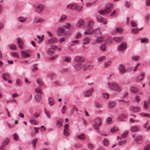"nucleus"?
Wrapping results in <instances>:
<instances>
[{
    "label": "nucleus",
    "mask_w": 150,
    "mask_h": 150,
    "mask_svg": "<svg viewBox=\"0 0 150 150\" xmlns=\"http://www.w3.org/2000/svg\"><path fill=\"white\" fill-rule=\"evenodd\" d=\"M128 132L127 131H125L122 134V137L124 138L126 137L127 135L128 134Z\"/></svg>",
    "instance_id": "nucleus-48"
},
{
    "label": "nucleus",
    "mask_w": 150,
    "mask_h": 150,
    "mask_svg": "<svg viewBox=\"0 0 150 150\" xmlns=\"http://www.w3.org/2000/svg\"><path fill=\"white\" fill-rule=\"evenodd\" d=\"M130 24L133 27H136L137 26L136 23L133 21H131Z\"/></svg>",
    "instance_id": "nucleus-64"
},
{
    "label": "nucleus",
    "mask_w": 150,
    "mask_h": 150,
    "mask_svg": "<svg viewBox=\"0 0 150 150\" xmlns=\"http://www.w3.org/2000/svg\"><path fill=\"white\" fill-rule=\"evenodd\" d=\"M36 81L38 85L40 86H42L43 85L44 83L41 79L38 78L37 79Z\"/></svg>",
    "instance_id": "nucleus-19"
},
{
    "label": "nucleus",
    "mask_w": 150,
    "mask_h": 150,
    "mask_svg": "<svg viewBox=\"0 0 150 150\" xmlns=\"http://www.w3.org/2000/svg\"><path fill=\"white\" fill-rule=\"evenodd\" d=\"M94 31V29L92 27H87V29L84 33L85 35H91Z\"/></svg>",
    "instance_id": "nucleus-8"
},
{
    "label": "nucleus",
    "mask_w": 150,
    "mask_h": 150,
    "mask_svg": "<svg viewBox=\"0 0 150 150\" xmlns=\"http://www.w3.org/2000/svg\"><path fill=\"white\" fill-rule=\"evenodd\" d=\"M84 21L82 20H80L77 23V25L78 27H80L81 25L84 24Z\"/></svg>",
    "instance_id": "nucleus-25"
},
{
    "label": "nucleus",
    "mask_w": 150,
    "mask_h": 150,
    "mask_svg": "<svg viewBox=\"0 0 150 150\" xmlns=\"http://www.w3.org/2000/svg\"><path fill=\"white\" fill-rule=\"evenodd\" d=\"M103 142V144L106 146H108L109 144V142L108 140L106 139H104Z\"/></svg>",
    "instance_id": "nucleus-38"
},
{
    "label": "nucleus",
    "mask_w": 150,
    "mask_h": 150,
    "mask_svg": "<svg viewBox=\"0 0 150 150\" xmlns=\"http://www.w3.org/2000/svg\"><path fill=\"white\" fill-rule=\"evenodd\" d=\"M126 143V140H124L123 141L119 142H118V144L119 146H121V145H122L123 144H125Z\"/></svg>",
    "instance_id": "nucleus-53"
},
{
    "label": "nucleus",
    "mask_w": 150,
    "mask_h": 150,
    "mask_svg": "<svg viewBox=\"0 0 150 150\" xmlns=\"http://www.w3.org/2000/svg\"><path fill=\"white\" fill-rule=\"evenodd\" d=\"M116 31L119 33H122L123 32V30L121 28H116Z\"/></svg>",
    "instance_id": "nucleus-51"
},
{
    "label": "nucleus",
    "mask_w": 150,
    "mask_h": 150,
    "mask_svg": "<svg viewBox=\"0 0 150 150\" xmlns=\"http://www.w3.org/2000/svg\"><path fill=\"white\" fill-rule=\"evenodd\" d=\"M10 48L12 50H15L16 49V46L14 44H12L10 45Z\"/></svg>",
    "instance_id": "nucleus-57"
},
{
    "label": "nucleus",
    "mask_w": 150,
    "mask_h": 150,
    "mask_svg": "<svg viewBox=\"0 0 150 150\" xmlns=\"http://www.w3.org/2000/svg\"><path fill=\"white\" fill-rule=\"evenodd\" d=\"M135 101L137 103L139 102L140 100V98L138 96H136L135 98Z\"/></svg>",
    "instance_id": "nucleus-63"
},
{
    "label": "nucleus",
    "mask_w": 150,
    "mask_h": 150,
    "mask_svg": "<svg viewBox=\"0 0 150 150\" xmlns=\"http://www.w3.org/2000/svg\"><path fill=\"white\" fill-rule=\"evenodd\" d=\"M135 140L137 143L140 144L142 142V137L140 135L139 136L135 138Z\"/></svg>",
    "instance_id": "nucleus-15"
},
{
    "label": "nucleus",
    "mask_w": 150,
    "mask_h": 150,
    "mask_svg": "<svg viewBox=\"0 0 150 150\" xmlns=\"http://www.w3.org/2000/svg\"><path fill=\"white\" fill-rule=\"evenodd\" d=\"M11 55L15 57H16L17 58H19V56L17 54V53L16 52H12L11 53Z\"/></svg>",
    "instance_id": "nucleus-44"
},
{
    "label": "nucleus",
    "mask_w": 150,
    "mask_h": 150,
    "mask_svg": "<svg viewBox=\"0 0 150 150\" xmlns=\"http://www.w3.org/2000/svg\"><path fill=\"white\" fill-rule=\"evenodd\" d=\"M112 86H110L109 88L110 89H112L114 88H115V90L118 91H121V87L117 83L112 82Z\"/></svg>",
    "instance_id": "nucleus-4"
},
{
    "label": "nucleus",
    "mask_w": 150,
    "mask_h": 150,
    "mask_svg": "<svg viewBox=\"0 0 150 150\" xmlns=\"http://www.w3.org/2000/svg\"><path fill=\"white\" fill-rule=\"evenodd\" d=\"M18 19L19 21L21 22H23L25 21V19H24L23 17H19Z\"/></svg>",
    "instance_id": "nucleus-60"
},
{
    "label": "nucleus",
    "mask_w": 150,
    "mask_h": 150,
    "mask_svg": "<svg viewBox=\"0 0 150 150\" xmlns=\"http://www.w3.org/2000/svg\"><path fill=\"white\" fill-rule=\"evenodd\" d=\"M106 58L105 56H102L98 57V61L99 62H101L103 60H105Z\"/></svg>",
    "instance_id": "nucleus-36"
},
{
    "label": "nucleus",
    "mask_w": 150,
    "mask_h": 150,
    "mask_svg": "<svg viewBox=\"0 0 150 150\" xmlns=\"http://www.w3.org/2000/svg\"><path fill=\"white\" fill-rule=\"evenodd\" d=\"M93 25V22L92 21H89L88 25H87V27H90V28L92 27Z\"/></svg>",
    "instance_id": "nucleus-47"
},
{
    "label": "nucleus",
    "mask_w": 150,
    "mask_h": 150,
    "mask_svg": "<svg viewBox=\"0 0 150 150\" xmlns=\"http://www.w3.org/2000/svg\"><path fill=\"white\" fill-rule=\"evenodd\" d=\"M94 89L93 88H91L85 91L84 93L85 97H88L92 95L91 93L94 91Z\"/></svg>",
    "instance_id": "nucleus-5"
},
{
    "label": "nucleus",
    "mask_w": 150,
    "mask_h": 150,
    "mask_svg": "<svg viewBox=\"0 0 150 150\" xmlns=\"http://www.w3.org/2000/svg\"><path fill=\"white\" fill-rule=\"evenodd\" d=\"M83 41H86V42H83V44H84L86 45L89 43L90 41V39L88 38H86L85 39H83Z\"/></svg>",
    "instance_id": "nucleus-50"
},
{
    "label": "nucleus",
    "mask_w": 150,
    "mask_h": 150,
    "mask_svg": "<svg viewBox=\"0 0 150 150\" xmlns=\"http://www.w3.org/2000/svg\"><path fill=\"white\" fill-rule=\"evenodd\" d=\"M63 134L65 136H68L69 134V130L68 128L64 129Z\"/></svg>",
    "instance_id": "nucleus-24"
},
{
    "label": "nucleus",
    "mask_w": 150,
    "mask_h": 150,
    "mask_svg": "<svg viewBox=\"0 0 150 150\" xmlns=\"http://www.w3.org/2000/svg\"><path fill=\"white\" fill-rule=\"evenodd\" d=\"M131 130L133 132H137L139 130V128L137 126H133L132 127Z\"/></svg>",
    "instance_id": "nucleus-33"
},
{
    "label": "nucleus",
    "mask_w": 150,
    "mask_h": 150,
    "mask_svg": "<svg viewBox=\"0 0 150 150\" xmlns=\"http://www.w3.org/2000/svg\"><path fill=\"white\" fill-rule=\"evenodd\" d=\"M113 39L115 41L118 42L119 41L122 40L123 39V38L122 37H116L114 38Z\"/></svg>",
    "instance_id": "nucleus-32"
},
{
    "label": "nucleus",
    "mask_w": 150,
    "mask_h": 150,
    "mask_svg": "<svg viewBox=\"0 0 150 150\" xmlns=\"http://www.w3.org/2000/svg\"><path fill=\"white\" fill-rule=\"evenodd\" d=\"M44 8V6L42 4H40L38 5L35 9V11L38 13H40L43 11Z\"/></svg>",
    "instance_id": "nucleus-9"
},
{
    "label": "nucleus",
    "mask_w": 150,
    "mask_h": 150,
    "mask_svg": "<svg viewBox=\"0 0 150 150\" xmlns=\"http://www.w3.org/2000/svg\"><path fill=\"white\" fill-rule=\"evenodd\" d=\"M144 74H141L139 75L136 78V80L137 82H139L144 79Z\"/></svg>",
    "instance_id": "nucleus-12"
},
{
    "label": "nucleus",
    "mask_w": 150,
    "mask_h": 150,
    "mask_svg": "<svg viewBox=\"0 0 150 150\" xmlns=\"http://www.w3.org/2000/svg\"><path fill=\"white\" fill-rule=\"evenodd\" d=\"M118 129L117 127H115L111 129V132L112 133H115L116 131H117Z\"/></svg>",
    "instance_id": "nucleus-45"
},
{
    "label": "nucleus",
    "mask_w": 150,
    "mask_h": 150,
    "mask_svg": "<svg viewBox=\"0 0 150 150\" xmlns=\"http://www.w3.org/2000/svg\"><path fill=\"white\" fill-rule=\"evenodd\" d=\"M143 150H150V144H148L145 146Z\"/></svg>",
    "instance_id": "nucleus-61"
},
{
    "label": "nucleus",
    "mask_w": 150,
    "mask_h": 150,
    "mask_svg": "<svg viewBox=\"0 0 150 150\" xmlns=\"http://www.w3.org/2000/svg\"><path fill=\"white\" fill-rule=\"evenodd\" d=\"M13 139L14 140L18 141V134H15L13 135Z\"/></svg>",
    "instance_id": "nucleus-54"
},
{
    "label": "nucleus",
    "mask_w": 150,
    "mask_h": 150,
    "mask_svg": "<svg viewBox=\"0 0 150 150\" xmlns=\"http://www.w3.org/2000/svg\"><path fill=\"white\" fill-rule=\"evenodd\" d=\"M21 83V81L19 79H17L16 81V83L17 86H19Z\"/></svg>",
    "instance_id": "nucleus-52"
},
{
    "label": "nucleus",
    "mask_w": 150,
    "mask_h": 150,
    "mask_svg": "<svg viewBox=\"0 0 150 150\" xmlns=\"http://www.w3.org/2000/svg\"><path fill=\"white\" fill-rule=\"evenodd\" d=\"M131 91L133 93H136L138 91V89L137 88L134 87H131L130 88Z\"/></svg>",
    "instance_id": "nucleus-23"
},
{
    "label": "nucleus",
    "mask_w": 150,
    "mask_h": 150,
    "mask_svg": "<svg viewBox=\"0 0 150 150\" xmlns=\"http://www.w3.org/2000/svg\"><path fill=\"white\" fill-rule=\"evenodd\" d=\"M96 20L99 23H102L104 21V18L100 16H97Z\"/></svg>",
    "instance_id": "nucleus-20"
},
{
    "label": "nucleus",
    "mask_w": 150,
    "mask_h": 150,
    "mask_svg": "<svg viewBox=\"0 0 150 150\" xmlns=\"http://www.w3.org/2000/svg\"><path fill=\"white\" fill-rule=\"evenodd\" d=\"M21 56L23 58H26L30 56V54L27 53L25 51H21Z\"/></svg>",
    "instance_id": "nucleus-17"
},
{
    "label": "nucleus",
    "mask_w": 150,
    "mask_h": 150,
    "mask_svg": "<svg viewBox=\"0 0 150 150\" xmlns=\"http://www.w3.org/2000/svg\"><path fill=\"white\" fill-rule=\"evenodd\" d=\"M96 2V1L94 2L93 3L91 2H87L86 3V6L88 7L92 5H94L95 4Z\"/></svg>",
    "instance_id": "nucleus-46"
},
{
    "label": "nucleus",
    "mask_w": 150,
    "mask_h": 150,
    "mask_svg": "<svg viewBox=\"0 0 150 150\" xmlns=\"http://www.w3.org/2000/svg\"><path fill=\"white\" fill-rule=\"evenodd\" d=\"M29 122L31 123L34 125H37L38 124L36 121L33 120H30Z\"/></svg>",
    "instance_id": "nucleus-49"
},
{
    "label": "nucleus",
    "mask_w": 150,
    "mask_h": 150,
    "mask_svg": "<svg viewBox=\"0 0 150 150\" xmlns=\"http://www.w3.org/2000/svg\"><path fill=\"white\" fill-rule=\"evenodd\" d=\"M67 16L65 15H62L59 21L60 22H62L64 21L67 18Z\"/></svg>",
    "instance_id": "nucleus-39"
},
{
    "label": "nucleus",
    "mask_w": 150,
    "mask_h": 150,
    "mask_svg": "<svg viewBox=\"0 0 150 150\" xmlns=\"http://www.w3.org/2000/svg\"><path fill=\"white\" fill-rule=\"evenodd\" d=\"M35 99L38 102L40 101L42 99V97L41 96L36 95L34 96Z\"/></svg>",
    "instance_id": "nucleus-29"
},
{
    "label": "nucleus",
    "mask_w": 150,
    "mask_h": 150,
    "mask_svg": "<svg viewBox=\"0 0 150 150\" xmlns=\"http://www.w3.org/2000/svg\"><path fill=\"white\" fill-rule=\"evenodd\" d=\"M77 138L82 140H84L86 139V137L84 134H82L79 135H78Z\"/></svg>",
    "instance_id": "nucleus-21"
},
{
    "label": "nucleus",
    "mask_w": 150,
    "mask_h": 150,
    "mask_svg": "<svg viewBox=\"0 0 150 150\" xmlns=\"http://www.w3.org/2000/svg\"><path fill=\"white\" fill-rule=\"evenodd\" d=\"M127 47V45L126 43L122 42L120 45L119 46L118 48V50L119 51H121L125 50Z\"/></svg>",
    "instance_id": "nucleus-6"
},
{
    "label": "nucleus",
    "mask_w": 150,
    "mask_h": 150,
    "mask_svg": "<svg viewBox=\"0 0 150 150\" xmlns=\"http://www.w3.org/2000/svg\"><path fill=\"white\" fill-rule=\"evenodd\" d=\"M58 57V55H55L51 57L50 58H49V59L50 60H53L57 58Z\"/></svg>",
    "instance_id": "nucleus-59"
},
{
    "label": "nucleus",
    "mask_w": 150,
    "mask_h": 150,
    "mask_svg": "<svg viewBox=\"0 0 150 150\" xmlns=\"http://www.w3.org/2000/svg\"><path fill=\"white\" fill-rule=\"evenodd\" d=\"M103 97L105 98H108L109 95L108 93H103L102 94Z\"/></svg>",
    "instance_id": "nucleus-55"
},
{
    "label": "nucleus",
    "mask_w": 150,
    "mask_h": 150,
    "mask_svg": "<svg viewBox=\"0 0 150 150\" xmlns=\"http://www.w3.org/2000/svg\"><path fill=\"white\" fill-rule=\"evenodd\" d=\"M10 142V139H5L4 142L2 143V145L3 146H6Z\"/></svg>",
    "instance_id": "nucleus-22"
},
{
    "label": "nucleus",
    "mask_w": 150,
    "mask_h": 150,
    "mask_svg": "<svg viewBox=\"0 0 150 150\" xmlns=\"http://www.w3.org/2000/svg\"><path fill=\"white\" fill-rule=\"evenodd\" d=\"M140 108L138 107H131L130 110L133 112H136L140 110Z\"/></svg>",
    "instance_id": "nucleus-11"
},
{
    "label": "nucleus",
    "mask_w": 150,
    "mask_h": 150,
    "mask_svg": "<svg viewBox=\"0 0 150 150\" xmlns=\"http://www.w3.org/2000/svg\"><path fill=\"white\" fill-rule=\"evenodd\" d=\"M112 120V119L111 117H108L106 119V122L108 124L110 123Z\"/></svg>",
    "instance_id": "nucleus-56"
},
{
    "label": "nucleus",
    "mask_w": 150,
    "mask_h": 150,
    "mask_svg": "<svg viewBox=\"0 0 150 150\" xmlns=\"http://www.w3.org/2000/svg\"><path fill=\"white\" fill-rule=\"evenodd\" d=\"M35 91L38 94L40 93L41 94H42V92H41V91H42L41 89L36 88L35 89Z\"/></svg>",
    "instance_id": "nucleus-43"
},
{
    "label": "nucleus",
    "mask_w": 150,
    "mask_h": 150,
    "mask_svg": "<svg viewBox=\"0 0 150 150\" xmlns=\"http://www.w3.org/2000/svg\"><path fill=\"white\" fill-rule=\"evenodd\" d=\"M95 124L99 126H100L102 123V121L100 120V119L99 117L96 118L95 120Z\"/></svg>",
    "instance_id": "nucleus-16"
},
{
    "label": "nucleus",
    "mask_w": 150,
    "mask_h": 150,
    "mask_svg": "<svg viewBox=\"0 0 150 150\" xmlns=\"http://www.w3.org/2000/svg\"><path fill=\"white\" fill-rule=\"evenodd\" d=\"M111 64V62L109 61L107 62H105L104 64V67L105 68H107Z\"/></svg>",
    "instance_id": "nucleus-58"
},
{
    "label": "nucleus",
    "mask_w": 150,
    "mask_h": 150,
    "mask_svg": "<svg viewBox=\"0 0 150 150\" xmlns=\"http://www.w3.org/2000/svg\"><path fill=\"white\" fill-rule=\"evenodd\" d=\"M118 69L120 73L122 74H124L126 71L124 65L122 64H120L119 65Z\"/></svg>",
    "instance_id": "nucleus-7"
},
{
    "label": "nucleus",
    "mask_w": 150,
    "mask_h": 150,
    "mask_svg": "<svg viewBox=\"0 0 150 150\" xmlns=\"http://www.w3.org/2000/svg\"><path fill=\"white\" fill-rule=\"evenodd\" d=\"M88 148L91 149H93V145L91 143H88Z\"/></svg>",
    "instance_id": "nucleus-62"
},
{
    "label": "nucleus",
    "mask_w": 150,
    "mask_h": 150,
    "mask_svg": "<svg viewBox=\"0 0 150 150\" xmlns=\"http://www.w3.org/2000/svg\"><path fill=\"white\" fill-rule=\"evenodd\" d=\"M100 49L103 51H104L106 49V45L105 44H101L100 47Z\"/></svg>",
    "instance_id": "nucleus-40"
},
{
    "label": "nucleus",
    "mask_w": 150,
    "mask_h": 150,
    "mask_svg": "<svg viewBox=\"0 0 150 150\" xmlns=\"http://www.w3.org/2000/svg\"><path fill=\"white\" fill-rule=\"evenodd\" d=\"M66 33V30L63 28H59L57 30V35L58 36H63Z\"/></svg>",
    "instance_id": "nucleus-3"
},
{
    "label": "nucleus",
    "mask_w": 150,
    "mask_h": 150,
    "mask_svg": "<svg viewBox=\"0 0 150 150\" xmlns=\"http://www.w3.org/2000/svg\"><path fill=\"white\" fill-rule=\"evenodd\" d=\"M17 40L19 47L20 48L23 49V41L21 39L19 38H17Z\"/></svg>",
    "instance_id": "nucleus-13"
},
{
    "label": "nucleus",
    "mask_w": 150,
    "mask_h": 150,
    "mask_svg": "<svg viewBox=\"0 0 150 150\" xmlns=\"http://www.w3.org/2000/svg\"><path fill=\"white\" fill-rule=\"evenodd\" d=\"M48 42L49 44H54V43L57 42L58 40L56 38H54L49 39Z\"/></svg>",
    "instance_id": "nucleus-14"
},
{
    "label": "nucleus",
    "mask_w": 150,
    "mask_h": 150,
    "mask_svg": "<svg viewBox=\"0 0 150 150\" xmlns=\"http://www.w3.org/2000/svg\"><path fill=\"white\" fill-rule=\"evenodd\" d=\"M96 42L99 43H101L104 42L105 40L103 37H99L96 39Z\"/></svg>",
    "instance_id": "nucleus-18"
},
{
    "label": "nucleus",
    "mask_w": 150,
    "mask_h": 150,
    "mask_svg": "<svg viewBox=\"0 0 150 150\" xmlns=\"http://www.w3.org/2000/svg\"><path fill=\"white\" fill-rule=\"evenodd\" d=\"M140 115L142 116L149 118L150 117V115L145 113H140Z\"/></svg>",
    "instance_id": "nucleus-35"
},
{
    "label": "nucleus",
    "mask_w": 150,
    "mask_h": 150,
    "mask_svg": "<svg viewBox=\"0 0 150 150\" xmlns=\"http://www.w3.org/2000/svg\"><path fill=\"white\" fill-rule=\"evenodd\" d=\"M148 107V103L147 101H144V105L143 107L145 109H146Z\"/></svg>",
    "instance_id": "nucleus-42"
},
{
    "label": "nucleus",
    "mask_w": 150,
    "mask_h": 150,
    "mask_svg": "<svg viewBox=\"0 0 150 150\" xmlns=\"http://www.w3.org/2000/svg\"><path fill=\"white\" fill-rule=\"evenodd\" d=\"M111 11V10H110L108 8H105V9L99 11L98 13L100 14L103 15L104 14H107L110 13Z\"/></svg>",
    "instance_id": "nucleus-10"
},
{
    "label": "nucleus",
    "mask_w": 150,
    "mask_h": 150,
    "mask_svg": "<svg viewBox=\"0 0 150 150\" xmlns=\"http://www.w3.org/2000/svg\"><path fill=\"white\" fill-rule=\"evenodd\" d=\"M94 106L97 108H99L102 107L101 104L97 102H95L94 103Z\"/></svg>",
    "instance_id": "nucleus-41"
},
{
    "label": "nucleus",
    "mask_w": 150,
    "mask_h": 150,
    "mask_svg": "<svg viewBox=\"0 0 150 150\" xmlns=\"http://www.w3.org/2000/svg\"><path fill=\"white\" fill-rule=\"evenodd\" d=\"M113 6V5L111 3H108L106 4L105 6V7L106 8H108L110 10H111L110 8H112Z\"/></svg>",
    "instance_id": "nucleus-28"
},
{
    "label": "nucleus",
    "mask_w": 150,
    "mask_h": 150,
    "mask_svg": "<svg viewBox=\"0 0 150 150\" xmlns=\"http://www.w3.org/2000/svg\"><path fill=\"white\" fill-rule=\"evenodd\" d=\"M9 74L8 73H5L3 74L2 77L4 80L6 81L9 78Z\"/></svg>",
    "instance_id": "nucleus-27"
},
{
    "label": "nucleus",
    "mask_w": 150,
    "mask_h": 150,
    "mask_svg": "<svg viewBox=\"0 0 150 150\" xmlns=\"http://www.w3.org/2000/svg\"><path fill=\"white\" fill-rule=\"evenodd\" d=\"M67 8L71 10H76L77 12H80L83 9L82 6H79L78 4L75 3L68 5Z\"/></svg>",
    "instance_id": "nucleus-2"
},
{
    "label": "nucleus",
    "mask_w": 150,
    "mask_h": 150,
    "mask_svg": "<svg viewBox=\"0 0 150 150\" xmlns=\"http://www.w3.org/2000/svg\"><path fill=\"white\" fill-rule=\"evenodd\" d=\"M116 103L114 102H111L109 103V106L110 108H112L115 107Z\"/></svg>",
    "instance_id": "nucleus-30"
},
{
    "label": "nucleus",
    "mask_w": 150,
    "mask_h": 150,
    "mask_svg": "<svg viewBox=\"0 0 150 150\" xmlns=\"http://www.w3.org/2000/svg\"><path fill=\"white\" fill-rule=\"evenodd\" d=\"M84 58L82 56H76L75 59V62H77L75 65H73V67L77 70H79L82 67H83V65L81 64V63L84 61Z\"/></svg>",
    "instance_id": "nucleus-1"
},
{
    "label": "nucleus",
    "mask_w": 150,
    "mask_h": 150,
    "mask_svg": "<svg viewBox=\"0 0 150 150\" xmlns=\"http://www.w3.org/2000/svg\"><path fill=\"white\" fill-rule=\"evenodd\" d=\"M49 104L50 106H52L54 103V100L52 98L49 97L48 99Z\"/></svg>",
    "instance_id": "nucleus-26"
},
{
    "label": "nucleus",
    "mask_w": 150,
    "mask_h": 150,
    "mask_svg": "<svg viewBox=\"0 0 150 150\" xmlns=\"http://www.w3.org/2000/svg\"><path fill=\"white\" fill-rule=\"evenodd\" d=\"M47 52L49 55H52L54 53V51H52L51 48H49L48 49Z\"/></svg>",
    "instance_id": "nucleus-37"
},
{
    "label": "nucleus",
    "mask_w": 150,
    "mask_h": 150,
    "mask_svg": "<svg viewBox=\"0 0 150 150\" xmlns=\"http://www.w3.org/2000/svg\"><path fill=\"white\" fill-rule=\"evenodd\" d=\"M62 119H59V120H57L56 124L57 125H59V127H61L62 125Z\"/></svg>",
    "instance_id": "nucleus-31"
},
{
    "label": "nucleus",
    "mask_w": 150,
    "mask_h": 150,
    "mask_svg": "<svg viewBox=\"0 0 150 150\" xmlns=\"http://www.w3.org/2000/svg\"><path fill=\"white\" fill-rule=\"evenodd\" d=\"M68 70V69L64 68L61 69L59 71V72L61 73H64L67 72Z\"/></svg>",
    "instance_id": "nucleus-34"
}]
</instances>
